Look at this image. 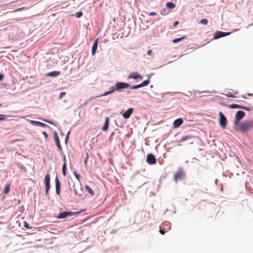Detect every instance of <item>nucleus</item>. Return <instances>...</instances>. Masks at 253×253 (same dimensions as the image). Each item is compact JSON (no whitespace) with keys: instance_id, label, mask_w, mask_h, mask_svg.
Listing matches in <instances>:
<instances>
[{"instance_id":"obj_15","label":"nucleus","mask_w":253,"mask_h":253,"mask_svg":"<svg viewBox=\"0 0 253 253\" xmlns=\"http://www.w3.org/2000/svg\"><path fill=\"white\" fill-rule=\"evenodd\" d=\"M55 186L56 193L57 195H59L60 192V184L59 180L57 177H56L55 178Z\"/></svg>"},{"instance_id":"obj_24","label":"nucleus","mask_w":253,"mask_h":253,"mask_svg":"<svg viewBox=\"0 0 253 253\" xmlns=\"http://www.w3.org/2000/svg\"><path fill=\"white\" fill-rule=\"evenodd\" d=\"M65 163L63 164V168H62V173L65 176L66 175V159L64 158V159Z\"/></svg>"},{"instance_id":"obj_25","label":"nucleus","mask_w":253,"mask_h":253,"mask_svg":"<svg viewBox=\"0 0 253 253\" xmlns=\"http://www.w3.org/2000/svg\"><path fill=\"white\" fill-rule=\"evenodd\" d=\"M167 6L169 8H174L175 5L172 2H168L167 3Z\"/></svg>"},{"instance_id":"obj_12","label":"nucleus","mask_w":253,"mask_h":253,"mask_svg":"<svg viewBox=\"0 0 253 253\" xmlns=\"http://www.w3.org/2000/svg\"><path fill=\"white\" fill-rule=\"evenodd\" d=\"M53 136H54V140H55V143L56 144V145H57V147L60 150H61L62 149V147H61V145L60 143L59 138L58 134H57V133L56 131L54 132Z\"/></svg>"},{"instance_id":"obj_18","label":"nucleus","mask_w":253,"mask_h":253,"mask_svg":"<svg viewBox=\"0 0 253 253\" xmlns=\"http://www.w3.org/2000/svg\"><path fill=\"white\" fill-rule=\"evenodd\" d=\"M228 107L230 108H231V109L238 108V109H245V107H243L242 106H240V105H238V104H231V105H229Z\"/></svg>"},{"instance_id":"obj_28","label":"nucleus","mask_w":253,"mask_h":253,"mask_svg":"<svg viewBox=\"0 0 253 253\" xmlns=\"http://www.w3.org/2000/svg\"><path fill=\"white\" fill-rule=\"evenodd\" d=\"M208 21L207 19H203L200 21V23L202 24L203 25H207L208 24Z\"/></svg>"},{"instance_id":"obj_10","label":"nucleus","mask_w":253,"mask_h":253,"mask_svg":"<svg viewBox=\"0 0 253 253\" xmlns=\"http://www.w3.org/2000/svg\"><path fill=\"white\" fill-rule=\"evenodd\" d=\"M133 109L132 108H129L123 114V117L125 119H128L131 115L132 114Z\"/></svg>"},{"instance_id":"obj_43","label":"nucleus","mask_w":253,"mask_h":253,"mask_svg":"<svg viewBox=\"0 0 253 253\" xmlns=\"http://www.w3.org/2000/svg\"><path fill=\"white\" fill-rule=\"evenodd\" d=\"M160 232L162 235H164L165 234V231L164 230H161V229L160 230Z\"/></svg>"},{"instance_id":"obj_22","label":"nucleus","mask_w":253,"mask_h":253,"mask_svg":"<svg viewBox=\"0 0 253 253\" xmlns=\"http://www.w3.org/2000/svg\"><path fill=\"white\" fill-rule=\"evenodd\" d=\"M186 38V36H183L180 38H177L173 40L172 42L174 43H177L179 42L182 41V40L185 39Z\"/></svg>"},{"instance_id":"obj_29","label":"nucleus","mask_w":253,"mask_h":253,"mask_svg":"<svg viewBox=\"0 0 253 253\" xmlns=\"http://www.w3.org/2000/svg\"><path fill=\"white\" fill-rule=\"evenodd\" d=\"M7 117L6 115L0 114V121H4L6 120V118Z\"/></svg>"},{"instance_id":"obj_17","label":"nucleus","mask_w":253,"mask_h":253,"mask_svg":"<svg viewBox=\"0 0 253 253\" xmlns=\"http://www.w3.org/2000/svg\"><path fill=\"white\" fill-rule=\"evenodd\" d=\"M109 119L108 117H106L105 119V124L102 128V130L104 131H106L108 129L109 127Z\"/></svg>"},{"instance_id":"obj_38","label":"nucleus","mask_w":253,"mask_h":253,"mask_svg":"<svg viewBox=\"0 0 253 253\" xmlns=\"http://www.w3.org/2000/svg\"><path fill=\"white\" fill-rule=\"evenodd\" d=\"M88 158H89V156H88V154L87 153V154H86V159H85V161H84V164H85V165H86V164H87V159H88Z\"/></svg>"},{"instance_id":"obj_3","label":"nucleus","mask_w":253,"mask_h":253,"mask_svg":"<svg viewBox=\"0 0 253 253\" xmlns=\"http://www.w3.org/2000/svg\"><path fill=\"white\" fill-rule=\"evenodd\" d=\"M129 86V84L127 83L118 82L115 84V87H114V89L117 91H121L123 89L127 88Z\"/></svg>"},{"instance_id":"obj_14","label":"nucleus","mask_w":253,"mask_h":253,"mask_svg":"<svg viewBox=\"0 0 253 253\" xmlns=\"http://www.w3.org/2000/svg\"><path fill=\"white\" fill-rule=\"evenodd\" d=\"M129 79H137L138 78L142 79V76H141L139 73L137 72H133L131 73L128 77Z\"/></svg>"},{"instance_id":"obj_7","label":"nucleus","mask_w":253,"mask_h":253,"mask_svg":"<svg viewBox=\"0 0 253 253\" xmlns=\"http://www.w3.org/2000/svg\"><path fill=\"white\" fill-rule=\"evenodd\" d=\"M184 175V172L182 169H178L177 171L174 175V180L177 181L180 180Z\"/></svg>"},{"instance_id":"obj_42","label":"nucleus","mask_w":253,"mask_h":253,"mask_svg":"<svg viewBox=\"0 0 253 253\" xmlns=\"http://www.w3.org/2000/svg\"><path fill=\"white\" fill-rule=\"evenodd\" d=\"M178 24V21H175L173 23V26L174 27H175L176 26H177Z\"/></svg>"},{"instance_id":"obj_26","label":"nucleus","mask_w":253,"mask_h":253,"mask_svg":"<svg viewBox=\"0 0 253 253\" xmlns=\"http://www.w3.org/2000/svg\"><path fill=\"white\" fill-rule=\"evenodd\" d=\"M191 138V136H190V135L184 136L182 137V138L179 140V141L180 142L184 141H186V140L190 139Z\"/></svg>"},{"instance_id":"obj_8","label":"nucleus","mask_w":253,"mask_h":253,"mask_svg":"<svg viewBox=\"0 0 253 253\" xmlns=\"http://www.w3.org/2000/svg\"><path fill=\"white\" fill-rule=\"evenodd\" d=\"M147 162L149 164L153 165L156 163V159L153 155L149 154L147 156Z\"/></svg>"},{"instance_id":"obj_20","label":"nucleus","mask_w":253,"mask_h":253,"mask_svg":"<svg viewBox=\"0 0 253 253\" xmlns=\"http://www.w3.org/2000/svg\"><path fill=\"white\" fill-rule=\"evenodd\" d=\"M110 89H111V90L105 92L104 94H102L100 96H107V95H109V94H111V93H112V92L115 91V89H114V87H113V86L111 87L110 88Z\"/></svg>"},{"instance_id":"obj_2","label":"nucleus","mask_w":253,"mask_h":253,"mask_svg":"<svg viewBox=\"0 0 253 253\" xmlns=\"http://www.w3.org/2000/svg\"><path fill=\"white\" fill-rule=\"evenodd\" d=\"M81 212V211H76V212L64 211V212L59 213V214H58V215L57 216V218L58 219L64 218L67 216H72L75 214H78Z\"/></svg>"},{"instance_id":"obj_11","label":"nucleus","mask_w":253,"mask_h":253,"mask_svg":"<svg viewBox=\"0 0 253 253\" xmlns=\"http://www.w3.org/2000/svg\"><path fill=\"white\" fill-rule=\"evenodd\" d=\"M183 123V120L181 118H179L175 120L173 123V127L174 128H177L179 127Z\"/></svg>"},{"instance_id":"obj_32","label":"nucleus","mask_w":253,"mask_h":253,"mask_svg":"<svg viewBox=\"0 0 253 253\" xmlns=\"http://www.w3.org/2000/svg\"><path fill=\"white\" fill-rule=\"evenodd\" d=\"M223 95H224L225 96H226V97H234V96L231 93L223 94Z\"/></svg>"},{"instance_id":"obj_35","label":"nucleus","mask_w":253,"mask_h":253,"mask_svg":"<svg viewBox=\"0 0 253 253\" xmlns=\"http://www.w3.org/2000/svg\"><path fill=\"white\" fill-rule=\"evenodd\" d=\"M74 174L75 176V177L77 178V179L78 180H79L80 177V175L79 174H78L76 172H74Z\"/></svg>"},{"instance_id":"obj_47","label":"nucleus","mask_w":253,"mask_h":253,"mask_svg":"<svg viewBox=\"0 0 253 253\" xmlns=\"http://www.w3.org/2000/svg\"><path fill=\"white\" fill-rule=\"evenodd\" d=\"M234 93L237 94V92H235Z\"/></svg>"},{"instance_id":"obj_5","label":"nucleus","mask_w":253,"mask_h":253,"mask_svg":"<svg viewBox=\"0 0 253 253\" xmlns=\"http://www.w3.org/2000/svg\"><path fill=\"white\" fill-rule=\"evenodd\" d=\"M50 177L49 174H47L45 175L44 178V183L45 188V195L47 196L48 195V191L50 189Z\"/></svg>"},{"instance_id":"obj_46","label":"nucleus","mask_w":253,"mask_h":253,"mask_svg":"<svg viewBox=\"0 0 253 253\" xmlns=\"http://www.w3.org/2000/svg\"><path fill=\"white\" fill-rule=\"evenodd\" d=\"M248 95L249 96H253V94H251V93H249Z\"/></svg>"},{"instance_id":"obj_19","label":"nucleus","mask_w":253,"mask_h":253,"mask_svg":"<svg viewBox=\"0 0 253 253\" xmlns=\"http://www.w3.org/2000/svg\"><path fill=\"white\" fill-rule=\"evenodd\" d=\"M60 72L59 71H53L51 72L48 74H46L47 76H50V77H56L59 75Z\"/></svg>"},{"instance_id":"obj_4","label":"nucleus","mask_w":253,"mask_h":253,"mask_svg":"<svg viewBox=\"0 0 253 253\" xmlns=\"http://www.w3.org/2000/svg\"><path fill=\"white\" fill-rule=\"evenodd\" d=\"M245 115V113L244 111H238L237 112L235 115V119L234 121V126L238 124L239 121L243 119Z\"/></svg>"},{"instance_id":"obj_30","label":"nucleus","mask_w":253,"mask_h":253,"mask_svg":"<svg viewBox=\"0 0 253 253\" xmlns=\"http://www.w3.org/2000/svg\"><path fill=\"white\" fill-rule=\"evenodd\" d=\"M23 225H24V227H25L27 229H31V228L29 226V225L28 224V223L27 222H26V221L24 222Z\"/></svg>"},{"instance_id":"obj_27","label":"nucleus","mask_w":253,"mask_h":253,"mask_svg":"<svg viewBox=\"0 0 253 253\" xmlns=\"http://www.w3.org/2000/svg\"><path fill=\"white\" fill-rule=\"evenodd\" d=\"M150 83L149 80H145L143 81L141 84H140L141 87L146 86L149 84Z\"/></svg>"},{"instance_id":"obj_45","label":"nucleus","mask_w":253,"mask_h":253,"mask_svg":"<svg viewBox=\"0 0 253 253\" xmlns=\"http://www.w3.org/2000/svg\"><path fill=\"white\" fill-rule=\"evenodd\" d=\"M74 191H75V192L76 193H78L77 191L76 190V189H75V188L74 189Z\"/></svg>"},{"instance_id":"obj_9","label":"nucleus","mask_w":253,"mask_h":253,"mask_svg":"<svg viewBox=\"0 0 253 253\" xmlns=\"http://www.w3.org/2000/svg\"><path fill=\"white\" fill-rule=\"evenodd\" d=\"M230 34V33H225L221 31H217L215 32L214 35V39H218L220 38L226 36Z\"/></svg>"},{"instance_id":"obj_23","label":"nucleus","mask_w":253,"mask_h":253,"mask_svg":"<svg viewBox=\"0 0 253 253\" xmlns=\"http://www.w3.org/2000/svg\"><path fill=\"white\" fill-rule=\"evenodd\" d=\"M85 189L91 195H93L94 194L93 191L92 190V189L89 186L85 185Z\"/></svg>"},{"instance_id":"obj_13","label":"nucleus","mask_w":253,"mask_h":253,"mask_svg":"<svg viewBox=\"0 0 253 253\" xmlns=\"http://www.w3.org/2000/svg\"><path fill=\"white\" fill-rule=\"evenodd\" d=\"M29 122L31 124L34 126H40L42 127H45L47 126V125L45 124L36 121L30 120Z\"/></svg>"},{"instance_id":"obj_34","label":"nucleus","mask_w":253,"mask_h":253,"mask_svg":"<svg viewBox=\"0 0 253 253\" xmlns=\"http://www.w3.org/2000/svg\"><path fill=\"white\" fill-rule=\"evenodd\" d=\"M140 87H141V85L140 84H138V85H134L132 88L133 89H137V88H140Z\"/></svg>"},{"instance_id":"obj_21","label":"nucleus","mask_w":253,"mask_h":253,"mask_svg":"<svg viewBox=\"0 0 253 253\" xmlns=\"http://www.w3.org/2000/svg\"><path fill=\"white\" fill-rule=\"evenodd\" d=\"M10 184L9 183H7L4 187V194H7L10 191Z\"/></svg>"},{"instance_id":"obj_40","label":"nucleus","mask_w":253,"mask_h":253,"mask_svg":"<svg viewBox=\"0 0 253 253\" xmlns=\"http://www.w3.org/2000/svg\"><path fill=\"white\" fill-rule=\"evenodd\" d=\"M156 15V13L155 12H151L150 13L149 15L150 16H154Z\"/></svg>"},{"instance_id":"obj_36","label":"nucleus","mask_w":253,"mask_h":253,"mask_svg":"<svg viewBox=\"0 0 253 253\" xmlns=\"http://www.w3.org/2000/svg\"><path fill=\"white\" fill-rule=\"evenodd\" d=\"M27 9V8L25 7H21V8H19L18 9L15 10L14 11H21L23 9Z\"/></svg>"},{"instance_id":"obj_37","label":"nucleus","mask_w":253,"mask_h":253,"mask_svg":"<svg viewBox=\"0 0 253 253\" xmlns=\"http://www.w3.org/2000/svg\"><path fill=\"white\" fill-rule=\"evenodd\" d=\"M42 134L44 135L45 138L46 139L48 137V135H47V133L45 132V131H43Z\"/></svg>"},{"instance_id":"obj_31","label":"nucleus","mask_w":253,"mask_h":253,"mask_svg":"<svg viewBox=\"0 0 253 253\" xmlns=\"http://www.w3.org/2000/svg\"><path fill=\"white\" fill-rule=\"evenodd\" d=\"M76 15L77 18H80L83 16V12L82 11L78 12L76 13Z\"/></svg>"},{"instance_id":"obj_33","label":"nucleus","mask_w":253,"mask_h":253,"mask_svg":"<svg viewBox=\"0 0 253 253\" xmlns=\"http://www.w3.org/2000/svg\"><path fill=\"white\" fill-rule=\"evenodd\" d=\"M66 93L65 92H61L59 95V99H61L65 96Z\"/></svg>"},{"instance_id":"obj_16","label":"nucleus","mask_w":253,"mask_h":253,"mask_svg":"<svg viewBox=\"0 0 253 253\" xmlns=\"http://www.w3.org/2000/svg\"><path fill=\"white\" fill-rule=\"evenodd\" d=\"M98 39H96L92 45V49H91V52H92V55H94L96 51V50L97 48V46H98Z\"/></svg>"},{"instance_id":"obj_1","label":"nucleus","mask_w":253,"mask_h":253,"mask_svg":"<svg viewBox=\"0 0 253 253\" xmlns=\"http://www.w3.org/2000/svg\"><path fill=\"white\" fill-rule=\"evenodd\" d=\"M234 129L241 132H246L253 128V120L239 123L234 126Z\"/></svg>"},{"instance_id":"obj_39","label":"nucleus","mask_w":253,"mask_h":253,"mask_svg":"<svg viewBox=\"0 0 253 253\" xmlns=\"http://www.w3.org/2000/svg\"><path fill=\"white\" fill-rule=\"evenodd\" d=\"M153 53V51L152 50H149L148 51H147V54L148 55H151Z\"/></svg>"},{"instance_id":"obj_48","label":"nucleus","mask_w":253,"mask_h":253,"mask_svg":"<svg viewBox=\"0 0 253 253\" xmlns=\"http://www.w3.org/2000/svg\"><path fill=\"white\" fill-rule=\"evenodd\" d=\"M1 106V104H0V107Z\"/></svg>"},{"instance_id":"obj_41","label":"nucleus","mask_w":253,"mask_h":253,"mask_svg":"<svg viewBox=\"0 0 253 253\" xmlns=\"http://www.w3.org/2000/svg\"><path fill=\"white\" fill-rule=\"evenodd\" d=\"M3 78H4V75L2 74H0V81L2 80Z\"/></svg>"},{"instance_id":"obj_6","label":"nucleus","mask_w":253,"mask_h":253,"mask_svg":"<svg viewBox=\"0 0 253 253\" xmlns=\"http://www.w3.org/2000/svg\"><path fill=\"white\" fill-rule=\"evenodd\" d=\"M220 117L219 124L222 128L224 129L226 128L227 124V119L225 116L221 113H219Z\"/></svg>"},{"instance_id":"obj_44","label":"nucleus","mask_w":253,"mask_h":253,"mask_svg":"<svg viewBox=\"0 0 253 253\" xmlns=\"http://www.w3.org/2000/svg\"><path fill=\"white\" fill-rule=\"evenodd\" d=\"M43 121L44 122H47L48 123L50 124H52V122H50V121H47V120H43Z\"/></svg>"}]
</instances>
